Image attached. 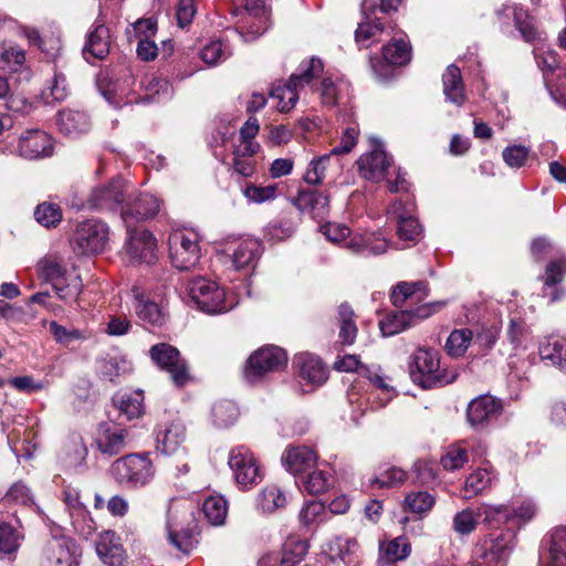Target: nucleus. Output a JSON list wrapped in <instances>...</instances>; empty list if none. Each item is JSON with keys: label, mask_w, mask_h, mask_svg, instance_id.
Returning a JSON list of instances; mask_svg holds the SVG:
<instances>
[{"label": "nucleus", "mask_w": 566, "mask_h": 566, "mask_svg": "<svg viewBox=\"0 0 566 566\" xmlns=\"http://www.w3.org/2000/svg\"><path fill=\"white\" fill-rule=\"evenodd\" d=\"M169 256L175 268L192 269L201 258L197 233L177 230L168 238Z\"/></svg>", "instance_id": "423d86ee"}, {"label": "nucleus", "mask_w": 566, "mask_h": 566, "mask_svg": "<svg viewBox=\"0 0 566 566\" xmlns=\"http://www.w3.org/2000/svg\"><path fill=\"white\" fill-rule=\"evenodd\" d=\"M70 90L66 76L57 67H54V74L49 85L42 91V97L45 103L63 102L69 96Z\"/></svg>", "instance_id": "79ce46f5"}, {"label": "nucleus", "mask_w": 566, "mask_h": 566, "mask_svg": "<svg viewBox=\"0 0 566 566\" xmlns=\"http://www.w3.org/2000/svg\"><path fill=\"white\" fill-rule=\"evenodd\" d=\"M95 549L101 560L107 566H123L125 551L113 531H104L95 541Z\"/></svg>", "instance_id": "5701e85b"}, {"label": "nucleus", "mask_w": 566, "mask_h": 566, "mask_svg": "<svg viewBox=\"0 0 566 566\" xmlns=\"http://www.w3.org/2000/svg\"><path fill=\"white\" fill-rule=\"evenodd\" d=\"M189 296L198 308L208 314L227 312L226 293L216 282L206 277H196L189 283Z\"/></svg>", "instance_id": "0eeeda50"}, {"label": "nucleus", "mask_w": 566, "mask_h": 566, "mask_svg": "<svg viewBox=\"0 0 566 566\" xmlns=\"http://www.w3.org/2000/svg\"><path fill=\"white\" fill-rule=\"evenodd\" d=\"M495 473L489 469H478L465 479L463 493L465 499H472L488 491L495 480Z\"/></svg>", "instance_id": "c9c22d12"}, {"label": "nucleus", "mask_w": 566, "mask_h": 566, "mask_svg": "<svg viewBox=\"0 0 566 566\" xmlns=\"http://www.w3.org/2000/svg\"><path fill=\"white\" fill-rule=\"evenodd\" d=\"M428 296L427 285L422 282H400L391 291V301L396 307L413 305Z\"/></svg>", "instance_id": "c756f323"}, {"label": "nucleus", "mask_w": 566, "mask_h": 566, "mask_svg": "<svg viewBox=\"0 0 566 566\" xmlns=\"http://www.w3.org/2000/svg\"><path fill=\"white\" fill-rule=\"evenodd\" d=\"M286 493L277 485L264 486L258 496V507L263 513H273L286 505Z\"/></svg>", "instance_id": "ea45409f"}, {"label": "nucleus", "mask_w": 566, "mask_h": 566, "mask_svg": "<svg viewBox=\"0 0 566 566\" xmlns=\"http://www.w3.org/2000/svg\"><path fill=\"white\" fill-rule=\"evenodd\" d=\"M308 474L303 481L304 489L311 494H321L329 490L333 484L332 475L328 471L316 469L307 471Z\"/></svg>", "instance_id": "13d9d810"}, {"label": "nucleus", "mask_w": 566, "mask_h": 566, "mask_svg": "<svg viewBox=\"0 0 566 566\" xmlns=\"http://www.w3.org/2000/svg\"><path fill=\"white\" fill-rule=\"evenodd\" d=\"M507 11L512 12L515 27L524 41L535 42L539 39V32L535 25L534 19L526 10H523L520 7H504L502 10L497 11V14L501 15L505 13L506 17H509L510 14Z\"/></svg>", "instance_id": "473e14b6"}, {"label": "nucleus", "mask_w": 566, "mask_h": 566, "mask_svg": "<svg viewBox=\"0 0 566 566\" xmlns=\"http://www.w3.org/2000/svg\"><path fill=\"white\" fill-rule=\"evenodd\" d=\"M56 125L63 135L76 138L88 133L92 123L90 116L85 112L69 108L59 112Z\"/></svg>", "instance_id": "393cba45"}, {"label": "nucleus", "mask_w": 566, "mask_h": 566, "mask_svg": "<svg viewBox=\"0 0 566 566\" xmlns=\"http://www.w3.org/2000/svg\"><path fill=\"white\" fill-rule=\"evenodd\" d=\"M539 356L566 373V339L548 337L539 346Z\"/></svg>", "instance_id": "f704fd0d"}, {"label": "nucleus", "mask_w": 566, "mask_h": 566, "mask_svg": "<svg viewBox=\"0 0 566 566\" xmlns=\"http://www.w3.org/2000/svg\"><path fill=\"white\" fill-rule=\"evenodd\" d=\"M442 82L446 98L461 106L465 102L467 96L460 69L453 64L449 65L442 75Z\"/></svg>", "instance_id": "7c9ffc66"}, {"label": "nucleus", "mask_w": 566, "mask_h": 566, "mask_svg": "<svg viewBox=\"0 0 566 566\" xmlns=\"http://www.w3.org/2000/svg\"><path fill=\"white\" fill-rule=\"evenodd\" d=\"M566 276V255L560 253L549 260L544 269V273L538 277L542 282V295L549 302L560 301L566 295V290L562 286Z\"/></svg>", "instance_id": "ddd939ff"}, {"label": "nucleus", "mask_w": 566, "mask_h": 566, "mask_svg": "<svg viewBox=\"0 0 566 566\" xmlns=\"http://www.w3.org/2000/svg\"><path fill=\"white\" fill-rule=\"evenodd\" d=\"M537 507L531 500H523L518 505L511 509V523L516 526L526 524L536 515Z\"/></svg>", "instance_id": "774afa93"}, {"label": "nucleus", "mask_w": 566, "mask_h": 566, "mask_svg": "<svg viewBox=\"0 0 566 566\" xmlns=\"http://www.w3.org/2000/svg\"><path fill=\"white\" fill-rule=\"evenodd\" d=\"M354 317L355 313L347 303H343L338 306V340L342 345H353L356 339L358 328Z\"/></svg>", "instance_id": "4c0bfd02"}, {"label": "nucleus", "mask_w": 566, "mask_h": 566, "mask_svg": "<svg viewBox=\"0 0 566 566\" xmlns=\"http://www.w3.org/2000/svg\"><path fill=\"white\" fill-rule=\"evenodd\" d=\"M149 357L157 367L170 375L177 387H184L191 381L188 364L181 358L175 346L168 343H158L150 347Z\"/></svg>", "instance_id": "20e7f679"}, {"label": "nucleus", "mask_w": 566, "mask_h": 566, "mask_svg": "<svg viewBox=\"0 0 566 566\" xmlns=\"http://www.w3.org/2000/svg\"><path fill=\"white\" fill-rule=\"evenodd\" d=\"M87 448L82 438L74 437L69 440L57 455L60 468L69 473L80 472L85 467Z\"/></svg>", "instance_id": "b1692460"}, {"label": "nucleus", "mask_w": 566, "mask_h": 566, "mask_svg": "<svg viewBox=\"0 0 566 566\" xmlns=\"http://www.w3.org/2000/svg\"><path fill=\"white\" fill-rule=\"evenodd\" d=\"M108 242V227L99 220L81 222L71 239L73 251L80 255L97 254L105 250Z\"/></svg>", "instance_id": "7ed1b4c3"}, {"label": "nucleus", "mask_w": 566, "mask_h": 566, "mask_svg": "<svg viewBox=\"0 0 566 566\" xmlns=\"http://www.w3.org/2000/svg\"><path fill=\"white\" fill-rule=\"evenodd\" d=\"M39 268L41 270L42 275L46 281L52 283V286L55 283L66 281L65 274L66 270L62 262V260L57 256L50 255L44 258L39 262Z\"/></svg>", "instance_id": "bf43d9fd"}, {"label": "nucleus", "mask_w": 566, "mask_h": 566, "mask_svg": "<svg viewBox=\"0 0 566 566\" xmlns=\"http://www.w3.org/2000/svg\"><path fill=\"white\" fill-rule=\"evenodd\" d=\"M53 289L59 298L66 303L75 302L82 292V281L80 276H74L71 280L55 283Z\"/></svg>", "instance_id": "0e129e2a"}, {"label": "nucleus", "mask_w": 566, "mask_h": 566, "mask_svg": "<svg viewBox=\"0 0 566 566\" xmlns=\"http://www.w3.org/2000/svg\"><path fill=\"white\" fill-rule=\"evenodd\" d=\"M212 420L219 428H228L233 424L239 417V409L231 400H220L212 406Z\"/></svg>", "instance_id": "a18cd8bd"}, {"label": "nucleus", "mask_w": 566, "mask_h": 566, "mask_svg": "<svg viewBox=\"0 0 566 566\" xmlns=\"http://www.w3.org/2000/svg\"><path fill=\"white\" fill-rule=\"evenodd\" d=\"M228 464L238 484L248 488L262 481L263 474L254 454L244 446L230 450Z\"/></svg>", "instance_id": "9b49d317"}, {"label": "nucleus", "mask_w": 566, "mask_h": 566, "mask_svg": "<svg viewBox=\"0 0 566 566\" xmlns=\"http://www.w3.org/2000/svg\"><path fill=\"white\" fill-rule=\"evenodd\" d=\"M308 542L305 539L291 538L283 547V555L279 566H295L308 552Z\"/></svg>", "instance_id": "3c124183"}, {"label": "nucleus", "mask_w": 566, "mask_h": 566, "mask_svg": "<svg viewBox=\"0 0 566 566\" xmlns=\"http://www.w3.org/2000/svg\"><path fill=\"white\" fill-rule=\"evenodd\" d=\"M515 545V533L507 528L499 534L490 533L479 541L475 555L486 566H505Z\"/></svg>", "instance_id": "39448f33"}, {"label": "nucleus", "mask_w": 566, "mask_h": 566, "mask_svg": "<svg viewBox=\"0 0 566 566\" xmlns=\"http://www.w3.org/2000/svg\"><path fill=\"white\" fill-rule=\"evenodd\" d=\"M380 552L389 563L403 560L411 553V544L405 536H398L380 546Z\"/></svg>", "instance_id": "864d4df0"}, {"label": "nucleus", "mask_w": 566, "mask_h": 566, "mask_svg": "<svg viewBox=\"0 0 566 566\" xmlns=\"http://www.w3.org/2000/svg\"><path fill=\"white\" fill-rule=\"evenodd\" d=\"M473 333L469 328L454 329L446 343V350L452 357H461L469 348Z\"/></svg>", "instance_id": "603ef678"}, {"label": "nucleus", "mask_w": 566, "mask_h": 566, "mask_svg": "<svg viewBox=\"0 0 566 566\" xmlns=\"http://www.w3.org/2000/svg\"><path fill=\"white\" fill-rule=\"evenodd\" d=\"M390 213L397 223V234L403 241L416 242L421 235V227L418 220L412 216V203H403L396 200L389 208Z\"/></svg>", "instance_id": "4468645a"}, {"label": "nucleus", "mask_w": 566, "mask_h": 566, "mask_svg": "<svg viewBox=\"0 0 566 566\" xmlns=\"http://www.w3.org/2000/svg\"><path fill=\"white\" fill-rule=\"evenodd\" d=\"M23 35L28 39L30 44L36 45L48 59L55 61L61 53V44L57 39H42L40 32L34 28H23Z\"/></svg>", "instance_id": "c03bdc74"}, {"label": "nucleus", "mask_w": 566, "mask_h": 566, "mask_svg": "<svg viewBox=\"0 0 566 566\" xmlns=\"http://www.w3.org/2000/svg\"><path fill=\"white\" fill-rule=\"evenodd\" d=\"M359 174L363 178L371 181H380L389 167L387 154L382 149H374L363 154L357 160Z\"/></svg>", "instance_id": "a878e982"}, {"label": "nucleus", "mask_w": 566, "mask_h": 566, "mask_svg": "<svg viewBox=\"0 0 566 566\" xmlns=\"http://www.w3.org/2000/svg\"><path fill=\"white\" fill-rule=\"evenodd\" d=\"M135 298L136 315L144 324L150 326H163L165 324L166 314L157 303L145 300L139 294H136Z\"/></svg>", "instance_id": "58836bf2"}, {"label": "nucleus", "mask_w": 566, "mask_h": 566, "mask_svg": "<svg viewBox=\"0 0 566 566\" xmlns=\"http://www.w3.org/2000/svg\"><path fill=\"white\" fill-rule=\"evenodd\" d=\"M409 373L412 381L424 389L449 385L457 378L453 371L441 368L437 350L424 347L410 356Z\"/></svg>", "instance_id": "f257e3e1"}, {"label": "nucleus", "mask_w": 566, "mask_h": 566, "mask_svg": "<svg viewBox=\"0 0 566 566\" xmlns=\"http://www.w3.org/2000/svg\"><path fill=\"white\" fill-rule=\"evenodd\" d=\"M358 543L355 538L338 536L329 545V553L333 558H338L345 563H350L349 556L356 552Z\"/></svg>", "instance_id": "e2e57ef3"}, {"label": "nucleus", "mask_w": 566, "mask_h": 566, "mask_svg": "<svg viewBox=\"0 0 566 566\" xmlns=\"http://www.w3.org/2000/svg\"><path fill=\"white\" fill-rule=\"evenodd\" d=\"M125 180L116 177L94 187L86 199V205L90 209L97 211H114L125 201Z\"/></svg>", "instance_id": "f8f14e48"}, {"label": "nucleus", "mask_w": 566, "mask_h": 566, "mask_svg": "<svg viewBox=\"0 0 566 566\" xmlns=\"http://www.w3.org/2000/svg\"><path fill=\"white\" fill-rule=\"evenodd\" d=\"M111 473L115 481L126 488H142L154 475L153 464L146 454L130 453L112 463Z\"/></svg>", "instance_id": "f03ea898"}, {"label": "nucleus", "mask_w": 566, "mask_h": 566, "mask_svg": "<svg viewBox=\"0 0 566 566\" xmlns=\"http://www.w3.org/2000/svg\"><path fill=\"white\" fill-rule=\"evenodd\" d=\"M18 151L27 159L49 157L53 153L52 139L43 130H28L19 139Z\"/></svg>", "instance_id": "2eb2a0df"}, {"label": "nucleus", "mask_w": 566, "mask_h": 566, "mask_svg": "<svg viewBox=\"0 0 566 566\" xmlns=\"http://www.w3.org/2000/svg\"><path fill=\"white\" fill-rule=\"evenodd\" d=\"M160 209V201L153 195L138 193L130 197L122 208V218L128 226V219L142 221L155 217Z\"/></svg>", "instance_id": "a211bd4d"}, {"label": "nucleus", "mask_w": 566, "mask_h": 566, "mask_svg": "<svg viewBox=\"0 0 566 566\" xmlns=\"http://www.w3.org/2000/svg\"><path fill=\"white\" fill-rule=\"evenodd\" d=\"M127 431L119 428L105 429L97 439L98 450L109 457L120 453L126 446Z\"/></svg>", "instance_id": "e433bc0d"}, {"label": "nucleus", "mask_w": 566, "mask_h": 566, "mask_svg": "<svg viewBox=\"0 0 566 566\" xmlns=\"http://www.w3.org/2000/svg\"><path fill=\"white\" fill-rule=\"evenodd\" d=\"M156 239L148 230H132L126 243L128 255L136 261L151 263L156 259Z\"/></svg>", "instance_id": "412c9836"}, {"label": "nucleus", "mask_w": 566, "mask_h": 566, "mask_svg": "<svg viewBox=\"0 0 566 566\" xmlns=\"http://www.w3.org/2000/svg\"><path fill=\"white\" fill-rule=\"evenodd\" d=\"M113 403L127 420L139 418L144 413L143 390L117 394L113 397Z\"/></svg>", "instance_id": "2f4dec72"}, {"label": "nucleus", "mask_w": 566, "mask_h": 566, "mask_svg": "<svg viewBox=\"0 0 566 566\" xmlns=\"http://www.w3.org/2000/svg\"><path fill=\"white\" fill-rule=\"evenodd\" d=\"M133 370L132 363L123 355H105L96 360L97 376L109 382L117 380Z\"/></svg>", "instance_id": "cd10ccee"}, {"label": "nucleus", "mask_w": 566, "mask_h": 566, "mask_svg": "<svg viewBox=\"0 0 566 566\" xmlns=\"http://www.w3.org/2000/svg\"><path fill=\"white\" fill-rule=\"evenodd\" d=\"M300 218L285 216L284 218L269 223L265 235L270 241L280 242L293 235Z\"/></svg>", "instance_id": "49530a36"}, {"label": "nucleus", "mask_w": 566, "mask_h": 566, "mask_svg": "<svg viewBox=\"0 0 566 566\" xmlns=\"http://www.w3.org/2000/svg\"><path fill=\"white\" fill-rule=\"evenodd\" d=\"M286 353L276 346H265L254 352L248 359L244 376L249 382H255L265 374L285 367Z\"/></svg>", "instance_id": "1a4fd4ad"}, {"label": "nucleus", "mask_w": 566, "mask_h": 566, "mask_svg": "<svg viewBox=\"0 0 566 566\" xmlns=\"http://www.w3.org/2000/svg\"><path fill=\"white\" fill-rule=\"evenodd\" d=\"M324 70V65L319 59L312 57L300 65V73L290 76V81L298 88L310 84L315 77H318Z\"/></svg>", "instance_id": "8fccbe9b"}, {"label": "nucleus", "mask_w": 566, "mask_h": 566, "mask_svg": "<svg viewBox=\"0 0 566 566\" xmlns=\"http://www.w3.org/2000/svg\"><path fill=\"white\" fill-rule=\"evenodd\" d=\"M24 63L25 52L23 49L11 44L0 45V70L17 72Z\"/></svg>", "instance_id": "de8ad7c7"}, {"label": "nucleus", "mask_w": 566, "mask_h": 566, "mask_svg": "<svg viewBox=\"0 0 566 566\" xmlns=\"http://www.w3.org/2000/svg\"><path fill=\"white\" fill-rule=\"evenodd\" d=\"M547 549L551 566H566V525L552 531Z\"/></svg>", "instance_id": "a19ab883"}, {"label": "nucleus", "mask_w": 566, "mask_h": 566, "mask_svg": "<svg viewBox=\"0 0 566 566\" xmlns=\"http://www.w3.org/2000/svg\"><path fill=\"white\" fill-rule=\"evenodd\" d=\"M434 503L436 496L428 491L410 492L405 497V509L418 515L428 513Z\"/></svg>", "instance_id": "5fc2aeb1"}, {"label": "nucleus", "mask_w": 566, "mask_h": 566, "mask_svg": "<svg viewBox=\"0 0 566 566\" xmlns=\"http://www.w3.org/2000/svg\"><path fill=\"white\" fill-rule=\"evenodd\" d=\"M111 51V33L103 19L97 18L88 31L83 49L84 57L103 60Z\"/></svg>", "instance_id": "dca6fc26"}, {"label": "nucleus", "mask_w": 566, "mask_h": 566, "mask_svg": "<svg viewBox=\"0 0 566 566\" xmlns=\"http://www.w3.org/2000/svg\"><path fill=\"white\" fill-rule=\"evenodd\" d=\"M294 364L298 376L307 384L322 386L328 378V369L317 356L302 353L295 356Z\"/></svg>", "instance_id": "4be33fe9"}, {"label": "nucleus", "mask_w": 566, "mask_h": 566, "mask_svg": "<svg viewBox=\"0 0 566 566\" xmlns=\"http://www.w3.org/2000/svg\"><path fill=\"white\" fill-rule=\"evenodd\" d=\"M384 30V24L379 20L361 22L355 32L356 42L363 48H369L379 40Z\"/></svg>", "instance_id": "4d7b16f0"}, {"label": "nucleus", "mask_w": 566, "mask_h": 566, "mask_svg": "<svg viewBox=\"0 0 566 566\" xmlns=\"http://www.w3.org/2000/svg\"><path fill=\"white\" fill-rule=\"evenodd\" d=\"M34 217L43 227H56L62 220V211L56 203L43 202L35 208Z\"/></svg>", "instance_id": "680f3d73"}, {"label": "nucleus", "mask_w": 566, "mask_h": 566, "mask_svg": "<svg viewBox=\"0 0 566 566\" xmlns=\"http://www.w3.org/2000/svg\"><path fill=\"white\" fill-rule=\"evenodd\" d=\"M407 480V473L396 467L389 468L384 471L379 476H375L370 480V485L382 488H396L405 483Z\"/></svg>", "instance_id": "69168bd1"}, {"label": "nucleus", "mask_w": 566, "mask_h": 566, "mask_svg": "<svg viewBox=\"0 0 566 566\" xmlns=\"http://www.w3.org/2000/svg\"><path fill=\"white\" fill-rule=\"evenodd\" d=\"M478 515L489 527H499L502 524L511 523V507L504 504H482L478 509Z\"/></svg>", "instance_id": "37998d69"}, {"label": "nucleus", "mask_w": 566, "mask_h": 566, "mask_svg": "<svg viewBox=\"0 0 566 566\" xmlns=\"http://www.w3.org/2000/svg\"><path fill=\"white\" fill-rule=\"evenodd\" d=\"M76 545L67 537H52L40 548L36 566H78Z\"/></svg>", "instance_id": "6e6552de"}, {"label": "nucleus", "mask_w": 566, "mask_h": 566, "mask_svg": "<svg viewBox=\"0 0 566 566\" xmlns=\"http://www.w3.org/2000/svg\"><path fill=\"white\" fill-rule=\"evenodd\" d=\"M502 410L500 400L492 396L483 395L473 399L467 409V418L472 427H484L495 419Z\"/></svg>", "instance_id": "f3484780"}, {"label": "nucleus", "mask_w": 566, "mask_h": 566, "mask_svg": "<svg viewBox=\"0 0 566 566\" xmlns=\"http://www.w3.org/2000/svg\"><path fill=\"white\" fill-rule=\"evenodd\" d=\"M262 253V244L256 239H244L235 244L231 252L235 270L254 268Z\"/></svg>", "instance_id": "c85d7f7f"}, {"label": "nucleus", "mask_w": 566, "mask_h": 566, "mask_svg": "<svg viewBox=\"0 0 566 566\" xmlns=\"http://www.w3.org/2000/svg\"><path fill=\"white\" fill-rule=\"evenodd\" d=\"M20 545V534L6 522L0 523V553L11 554Z\"/></svg>", "instance_id": "338daca9"}, {"label": "nucleus", "mask_w": 566, "mask_h": 566, "mask_svg": "<svg viewBox=\"0 0 566 566\" xmlns=\"http://www.w3.org/2000/svg\"><path fill=\"white\" fill-rule=\"evenodd\" d=\"M202 512L212 525H222L228 514V504L223 496L212 495L205 500Z\"/></svg>", "instance_id": "09e8293b"}, {"label": "nucleus", "mask_w": 566, "mask_h": 566, "mask_svg": "<svg viewBox=\"0 0 566 566\" xmlns=\"http://www.w3.org/2000/svg\"><path fill=\"white\" fill-rule=\"evenodd\" d=\"M327 510L325 505L319 501L307 502L298 514L301 524L305 527H312L313 525L321 523L326 518Z\"/></svg>", "instance_id": "052dcab7"}, {"label": "nucleus", "mask_w": 566, "mask_h": 566, "mask_svg": "<svg viewBox=\"0 0 566 566\" xmlns=\"http://www.w3.org/2000/svg\"><path fill=\"white\" fill-rule=\"evenodd\" d=\"M444 305V302L426 303L416 308L394 312L379 322L380 331L385 336L396 335L411 326L416 321L430 317Z\"/></svg>", "instance_id": "9d476101"}, {"label": "nucleus", "mask_w": 566, "mask_h": 566, "mask_svg": "<svg viewBox=\"0 0 566 566\" xmlns=\"http://www.w3.org/2000/svg\"><path fill=\"white\" fill-rule=\"evenodd\" d=\"M186 441V427L180 419L165 424L157 433V450L164 454H175Z\"/></svg>", "instance_id": "bb28decb"}, {"label": "nucleus", "mask_w": 566, "mask_h": 566, "mask_svg": "<svg viewBox=\"0 0 566 566\" xmlns=\"http://www.w3.org/2000/svg\"><path fill=\"white\" fill-rule=\"evenodd\" d=\"M291 202L301 213L308 212L314 219L323 220L329 212V197L317 190L301 189Z\"/></svg>", "instance_id": "6ab92c4d"}, {"label": "nucleus", "mask_w": 566, "mask_h": 566, "mask_svg": "<svg viewBox=\"0 0 566 566\" xmlns=\"http://www.w3.org/2000/svg\"><path fill=\"white\" fill-rule=\"evenodd\" d=\"M281 461L286 471L296 475L313 470L317 455L306 446H290L284 450Z\"/></svg>", "instance_id": "aec40b11"}, {"label": "nucleus", "mask_w": 566, "mask_h": 566, "mask_svg": "<svg viewBox=\"0 0 566 566\" xmlns=\"http://www.w3.org/2000/svg\"><path fill=\"white\" fill-rule=\"evenodd\" d=\"M382 56L390 65L402 66L411 60V45L403 36L396 35L382 48Z\"/></svg>", "instance_id": "72a5a7b5"}, {"label": "nucleus", "mask_w": 566, "mask_h": 566, "mask_svg": "<svg viewBox=\"0 0 566 566\" xmlns=\"http://www.w3.org/2000/svg\"><path fill=\"white\" fill-rule=\"evenodd\" d=\"M297 90L298 87L289 80L286 84L277 85L271 91V96L279 101L277 109L281 113H286L294 108L298 101Z\"/></svg>", "instance_id": "6e6d98bb"}]
</instances>
